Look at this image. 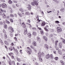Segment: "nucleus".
<instances>
[{
  "mask_svg": "<svg viewBox=\"0 0 65 65\" xmlns=\"http://www.w3.org/2000/svg\"><path fill=\"white\" fill-rule=\"evenodd\" d=\"M27 50H28H28H27L26 52L27 53H28V54H29V55H30V54H31V52H32V51L31 50V49L28 47H27Z\"/></svg>",
  "mask_w": 65,
  "mask_h": 65,
  "instance_id": "f257e3e1",
  "label": "nucleus"
},
{
  "mask_svg": "<svg viewBox=\"0 0 65 65\" xmlns=\"http://www.w3.org/2000/svg\"><path fill=\"white\" fill-rule=\"evenodd\" d=\"M41 54L42 57H43L44 56V53L42 52V53H41V52H39L38 53V55L39 58L41 57Z\"/></svg>",
  "mask_w": 65,
  "mask_h": 65,
  "instance_id": "f03ea898",
  "label": "nucleus"
},
{
  "mask_svg": "<svg viewBox=\"0 0 65 65\" xmlns=\"http://www.w3.org/2000/svg\"><path fill=\"white\" fill-rule=\"evenodd\" d=\"M57 32L58 33H59L60 32H61L62 31V29L60 27H57Z\"/></svg>",
  "mask_w": 65,
  "mask_h": 65,
  "instance_id": "7ed1b4c3",
  "label": "nucleus"
},
{
  "mask_svg": "<svg viewBox=\"0 0 65 65\" xmlns=\"http://www.w3.org/2000/svg\"><path fill=\"white\" fill-rule=\"evenodd\" d=\"M31 4L32 6H35L36 5H38V3L36 1H34V2H32L31 3Z\"/></svg>",
  "mask_w": 65,
  "mask_h": 65,
  "instance_id": "20e7f679",
  "label": "nucleus"
},
{
  "mask_svg": "<svg viewBox=\"0 0 65 65\" xmlns=\"http://www.w3.org/2000/svg\"><path fill=\"white\" fill-rule=\"evenodd\" d=\"M2 7L3 8H7V5L5 4H2Z\"/></svg>",
  "mask_w": 65,
  "mask_h": 65,
  "instance_id": "39448f33",
  "label": "nucleus"
},
{
  "mask_svg": "<svg viewBox=\"0 0 65 65\" xmlns=\"http://www.w3.org/2000/svg\"><path fill=\"white\" fill-rule=\"evenodd\" d=\"M27 9L28 10H30L31 9V6L30 5H29L28 7H27Z\"/></svg>",
  "mask_w": 65,
  "mask_h": 65,
  "instance_id": "423d86ee",
  "label": "nucleus"
},
{
  "mask_svg": "<svg viewBox=\"0 0 65 65\" xmlns=\"http://www.w3.org/2000/svg\"><path fill=\"white\" fill-rule=\"evenodd\" d=\"M8 29H11L10 32L11 33L13 32L14 31V30H13V28H12V27H9L8 28Z\"/></svg>",
  "mask_w": 65,
  "mask_h": 65,
  "instance_id": "0eeeda50",
  "label": "nucleus"
},
{
  "mask_svg": "<svg viewBox=\"0 0 65 65\" xmlns=\"http://www.w3.org/2000/svg\"><path fill=\"white\" fill-rule=\"evenodd\" d=\"M60 11L61 12H64L65 11V8L63 7L60 10Z\"/></svg>",
  "mask_w": 65,
  "mask_h": 65,
  "instance_id": "6e6552de",
  "label": "nucleus"
},
{
  "mask_svg": "<svg viewBox=\"0 0 65 65\" xmlns=\"http://www.w3.org/2000/svg\"><path fill=\"white\" fill-rule=\"evenodd\" d=\"M27 28H25L24 29V35H26V34H27Z\"/></svg>",
  "mask_w": 65,
  "mask_h": 65,
  "instance_id": "1a4fd4ad",
  "label": "nucleus"
},
{
  "mask_svg": "<svg viewBox=\"0 0 65 65\" xmlns=\"http://www.w3.org/2000/svg\"><path fill=\"white\" fill-rule=\"evenodd\" d=\"M58 52L59 54L62 55V50H59L58 51Z\"/></svg>",
  "mask_w": 65,
  "mask_h": 65,
  "instance_id": "9d476101",
  "label": "nucleus"
},
{
  "mask_svg": "<svg viewBox=\"0 0 65 65\" xmlns=\"http://www.w3.org/2000/svg\"><path fill=\"white\" fill-rule=\"evenodd\" d=\"M43 38L44 39L45 41H47V37H46V36H43Z\"/></svg>",
  "mask_w": 65,
  "mask_h": 65,
  "instance_id": "9b49d317",
  "label": "nucleus"
},
{
  "mask_svg": "<svg viewBox=\"0 0 65 65\" xmlns=\"http://www.w3.org/2000/svg\"><path fill=\"white\" fill-rule=\"evenodd\" d=\"M45 57L46 59H48L50 58V56L49 54H48L45 56Z\"/></svg>",
  "mask_w": 65,
  "mask_h": 65,
  "instance_id": "f8f14e48",
  "label": "nucleus"
},
{
  "mask_svg": "<svg viewBox=\"0 0 65 65\" xmlns=\"http://www.w3.org/2000/svg\"><path fill=\"white\" fill-rule=\"evenodd\" d=\"M32 44H33V45H34V46H35L37 45V43H36V42L35 41H33V42Z\"/></svg>",
  "mask_w": 65,
  "mask_h": 65,
  "instance_id": "ddd939ff",
  "label": "nucleus"
},
{
  "mask_svg": "<svg viewBox=\"0 0 65 65\" xmlns=\"http://www.w3.org/2000/svg\"><path fill=\"white\" fill-rule=\"evenodd\" d=\"M37 41H39V42H40L41 40V39H40V38L38 37H37Z\"/></svg>",
  "mask_w": 65,
  "mask_h": 65,
  "instance_id": "4468645a",
  "label": "nucleus"
},
{
  "mask_svg": "<svg viewBox=\"0 0 65 65\" xmlns=\"http://www.w3.org/2000/svg\"><path fill=\"white\" fill-rule=\"evenodd\" d=\"M0 10L2 11L3 12H4L5 13H6V10H5L2 9L1 8L0 9Z\"/></svg>",
  "mask_w": 65,
  "mask_h": 65,
  "instance_id": "2eb2a0df",
  "label": "nucleus"
},
{
  "mask_svg": "<svg viewBox=\"0 0 65 65\" xmlns=\"http://www.w3.org/2000/svg\"><path fill=\"white\" fill-rule=\"evenodd\" d=\"M2 17L3 18H5L6 17V15H5V13H4L2 15Z\"/></svg>",
  "mask_w": 65,
  "mask_h": 65,
  "instance_id": "dca6fc26",
  "label": "nucleus"
},
{
  "mask_svg": "<svg viewBox=\"0 0 65 65\" xmlns=\"http://www.w3.org/2000/svg\"><path fill=\"white\" fill-rule=\"evenodd\" d=\"M19 10L20 11H21L22 12H24V10L22 8H20L19 9Z\"/></svg>",
  "mask_w": 65,
  "mask_h": 65,
  "instance_id": "f3484780",
  "label": "nucleus"
},
{
  "mask_svg": "<svg viewBox=\"0 0 65 65\" xmlns=\"http://www.w3.org/2000/svg\"><path fill=\"white\" fill-rule=\"evenodd\" d=\"M27 35L28 36V37H31V34L30 33H28Z\"/></svg>",
  "mask_w": 65,
  "mask_h": 65,
  "instance_id": "a211bd4d",
  "label": "nucleus"
},
{
  "mask_svg": "<svg viewBox=\"0 0 65 65\" xmlns=\"http://www.w3.org/2000/svg\"><path fill=\"white\" fill-rule=\"evenodd\" d=\"M9 50L10 51H12L13 50V48L11 46L9 48Z\"/></svg>",
  "mask_w": 65,
  "mask_h": 65,
  "instance_id": "6ab92c4d",
  "label": "nucleus"
},
{
  "mask_svg": "<svg viewBox=\"0 0 65 65\" xmlns=\"http://www.w3.org/2000/svg\"><path fill=\"white\" fill-rule=\"evenodd\" d=\"M60 62L62 64V65H64V63H65L62 60H60Z\"/></svg>",
  "mask_w": 65,
  "mask_h": 65,
  "instance_id": "aec40b11",
  "label": "nucleus"
},
{
  "mask_svg": "<svg viewBox=\"0 0 65 65\" xmlns=\"http://www.w3.org/2000/svg\"><path fill=\"white\" fill-rule=\"evenodd\" d=\"M59 48H62V44L60 43H59Z\"/></svg>",
  "mask_w": 65,
  "mask_h": 65,
  "instance_id": "412c9836",
  "label": "nucleus"
},
{
  "mask_svg": "<svg viewBox=\"0 0 65 65\" xmlns=\"http://www.w3.org/2000/svg\"><path fill=\"white\" fill-rule=\"evenodd\" d=\"M36 18L37 19V21L38 22H40L41 21V20H39V17H38V16L37 15L36 17Z\"/></svg>",
  "mask_w": 65,
  "mask_h": 65,
  "instance_id": "4be33fe9",
  "label": "nucleus"
},
{
  "mask_svg": "<svg viewBox=\"0 0 65 65\" xmlns=\"http://www.w3.org/2000/svg\"><path fill=\"white\" fill-rule=\"evenodd\" d=\"M45 48L46 50H48V46L47 45H45Z\"/></svg>",
  "mask_w": 65,
  "mask_h": 65,
  "instance_id": "5701e85b",
  "label": "nucleus"
},
{
  "mask_svg": "<svg viewBox=\"0 0 65 65\" xmlns=\"http://www.w3.org/2000/svg\"><path fill=\"white\" fill-rule=\"evenodd\" d=\"M45 23L44 22H42L41 24V26H45Z\"/></svg>",
  "mask_w": 65,
  "mask_h": 65,
  "instance_id": "b1692460",
  "label": "nucleus"
},
{
  "mask_svg": "<svg viewBox=\"0 0 65 65\" xmlns=\"http://www.w3.org/2000/svg\"><path fill=\"white\" fill-rule=\"evenodd\" d=\"M4 42L6 44V45H9V43H8L7 41H5Z\"/></svg>",
  "mask_w": 65,
  "mask_h": 65,
  "instance_id": "393cba45",
  "label": "nucleus"
},
{
  "mask_svg": "<svg viewBox=\"0 0 65 65\" xmlns=\"http://www.w3.org/2000/svg\"><path fill=\"white\" fill-rule=\"evenodd\" d=\"M32 35H34V36H36V32L34 31L33 32Z\"/></svg>",
  "mask_w": 65,
  "mask_h": 65,
  "instance_id": "a878e982",
  "label": "nucleus"
},
{
  "mask_svg": "<svg viewBox=\"0 0 65 65\" xmlns=\"http://www.w3.org/2000/svg\"><path fill=\"white\" fill-rule=\"evenodd\" d=\"M8 3H9V4H12V2L11 1V0H9Z\"/></svg>",
  "mask_w": 65,
  "mask_h": 65,
  "instance_id": "bb28decb",
  "label": "nucleus"
},
{
  "mask_svg": "<svg viewBox=\"0 0 65 65\" xmlns=\"http://www.w3.org/2000/svg\"><path fill=\"white\" fill-rule=\"evenodd\" d=\"M55 48H56V50H58L59 49V48L58 47H57V45L55 46Z\"/></svg>",
  "mask_w": 65,
  "mask_h": 65,
  "instance_id": "cd10ccee",
  "label": "nucleus"
},
{
  "mask_svg": "<svg viewBox=\"0 0 65 65\" xmlns=\"http://www.w3.org/2000/svg\"><path fill=\"white\" fill-rule=\"evenodd\" d=\"M50 56V57H51V58H52V59H54V56H53V54H51Z\"/></svg>",
  "mask_w": 65,
  "mask_h": 65,
  "instance_id": "c85d7f7f",
  "label": "nucleus"
},
{
  "mask_svg": "<svg viewBox=\"0 0 65 65\" xmlns=\"http://www.w3.org/2000/svg\"><path fill=\"white\" fill-rule=\"evenodd\" d=\"M25 14L26 15H30V13H29V12H25Z\"/></svg>",
  "mask_w": 65,
  "mask_h": 65,
  "instance_id": "c756f323",
  "label": "nucleus"
},
{
  "mask_svg": "<svg viewBox=\"0 0 65 65\" xmlns=\"http://www.w3.org/2000/svg\"><path fill=\"white\" fill-rule=\"evenodd\" d=\"M58 42V41H56L55 42V46L57 45V43Z\"/></svg>",
  "mask_w": 65,
  "mask_h": 65,
  "instance_id": "7c9ffc66",
  "label": "nucleus"
},
{
  "mask_svg": "<svg viewBox=\"0 0 65 65\" xmlns=\"http://www.w3.org/2000/svg\"><path fill=\"white\" fill-rule=\"evenodd\" d=\"M58 59L59 58L58 57H55L54 58V59L55 60H56V61L58 60Z\"/></svg>",
  "mask_w": 65,
  "mask_h": 65,
  "instance_id": "2f4dec72",
  "label": "nucleus"
},
{
  "mask_svg": "<svg viewBox=\"0 0 65 65\" xmlns=\"http://www.w3.org/2000/svg\"><path fill=\"white\" fill-rule=\"evenodd\" d=\"M4 37L6 39L7 38V35H6V34H5L4 35Z\"/></svg>",
  "mask_w": 65,
  "mask_h": 65,
  "instance_id": "473e14b6",
  "label": "nucleus"
},
{
  "mask_svg": "<svg viewBox=\"0 0 65 65\" xmlns=\"http://www.w3.org/2000/svg\"><path fill=\"white\" fill-rule=\"evenodd\" d=\"M4 28L5 29H7V25L5 24L4 26Z\"/></svg>",
  "mask_w": 65,
  "mask_h": 65,
  "instance_id": "72a5a7b5",
  "label": "nucleus"
},
{
  "mask_svg": "<svg viewBox=\"0 0 65 65\" xmlns=\"http://www.w3.org/2000/svg\"><path fill=\"white\" fill-rule=\"evenodd\" d=\"M26 24L28 25H29L30 28H31V24H29L28 23H26Z\"/></svg>",
  "mask_w": 65,
  "mask_h": 65,
  "instance_id": "f704fd0d",
  "label": "nucleus"
},
{
  "mask_svg": "<svg viewBox=\"0 0 65 65\" xmlns=\"http://www.w3.org/2000/svg\"><path fill=\"white\" fill-rule=\"evenodd\" d=\"M17 59L18 62H21V59L19 58H18V57L17 58Z\"/></svg>",
  "mask_w": 65,
  "mask_h": 65,
  "instance_id": "c9c22d12",
  "label": "nucleus"
},
{
  "mask_svg": "<svg viewBox=\"0 0 65 65\" xmlns=\"http://www.w3.org/2000/svg\"><path fill=\"white\" fill-rule=\"evenodd\" d=\"M6 22L7 23H8V24H10V22L8 21L7 19L6 20Z\"/></svg>",
  "mask_w": 65,
  "mask_h": 65,
  "instance_id": "e433bc0d",
  "label": "nucleus"
},
{
  "mask_svg": "<svg viewBox=\"0 0 65 65\" xmlns=\"http://www.w3.org/2000/svg\"><path fill=\"white\" fill-rule=\"evenodd\" d=\"M54 2H56V3H59V2L57 1V0H53Z\"/></svg>",
  "mask_w": 65,
  "mask_h": 65,
  "instance_id": "4c0bfd02",
  "label": "nucleus"
},
{
  "mask_svg": "<svg viewBox=\"0 0 65 65\" xmlns=\"http://www.w3.org/2000/svg\"><path fill=\"white\" fill-rule=\"evenodd\" d=\"M15 52H16L17 55L19 54V53L18 52V50H17V49H15Z\"/></svg>",
  "mask_w": 65,
  "mask_h": 65,
  "instance_id": "58836bf2",
  "label": "nucleus"
},
{
  "mask_svg": "<svg viewBox=\"0 0 65 65\" xmlns=\"http://www.w3.org/2000/svg\"><path fill=\"white\" fill-rule=\"evenodd\" d=\"M39 60L40 62L42 61V59L41 57H39Z\"/></svg>",
  "mask_w": 65,
  "mask_h": 65,
  "instance_id": "ea45409f",
  "label": "nucleus"
},
{
  "mask_svg": "<svg viewBox=\"0 0 65 65\" xmlns=\"http://www.w3.org/2000/svg\"><path fill=\"white\" fill-rule=\"evenodd\" d=\"M10 15L11 17H14V15L12 14H10Z\"/></svg>",
  "mask_w": 65,
  "mask_h": 65,
  "instance_id": "a19ab883",
  "label": "nucleus"
},
{
  "mask_svg": "<svg viewBox=\"0 0 65 65\" xmlns=\"http://www.w3.org/2000/svg\"><path fill=\"white\" fill-rule=\"evenodd\" d=\"M61 39H62V42L63 43H65V40L64 39H63V38H62Z\"/></svg>",
  "mask_w": 65,
  "mask_h": 65,
  "instance_id": "79ce46f5",
  "label": "nucleus"
},
{
  "mask_svg": "<svg viewBox=\"0 0 65 65\" xmlns=\"http://www.w3.org/2000/svg\"><path fill=\"white\" fill-rule=\"evenodd\" d=\"M55 23L56 24H59V23H60V22H59V21H55Z\"/></svg>",
  "mask_w": 65,
  "mask_h": 65,
  "instance_id": "37998d69",
  "label": "nucleus"
},
{
  "mask_svg": "<svg viewBox=\"0 0 65 65\" xmlns=\"http://www.w3.org/2000/svg\"><path fill=\"white\" fill-rule=\"evenodd\" d=\"M10 21L11 22V23H13V20L11 18L10 19Z\"/></svg>",
  "mask_w": 65,
  "mask_h": 65,
  "instance_id": "c03bdc74",
  "label": "nucleus"
},
{
  "mask_svg": "<svg viewBox=\"0 0 65 65\" xmlns=\"http://www.w3.org/2000/svg\"><path fill=\"white\" fill-rule=\"evenodd\" d=\"M9 56H12V55H13V53H10L9 54Z\"/></svg>",
  "mask_w": 65,
  "mask_h": 65,
  "instance_id": "a18cd8bd",
  "label": "nucleus"
},
{
  "mask_svg": "<svg viewBox=\"0 0 65 65\" xmlns=\"http://www.w3.org/2000/svg\"><path fill=\"white\" fill-rule=\"evenodd\" d=\"M33 50L35 53H37V50L36 49L34 48Z\"/></svg>",
  "mask_w": 65,
  "mask_h": 65,
  "instance_id": "49530a36",
  "label": "nucleus"
},
{
  "mask_svg": "<svg viewBox=\"0 0 65 65\" xmlns=\"http://www.w3.org/2000/svg\"><path fill=\"white\" fill-rule=\"evenodd\" d=\"M10 12L11 13H12L13 11H12V9H10Z\"/></svg>",
  "mask_w": 65,
  "mask_h": 65,
  "instance_id": "de8ad7c7",
  "label": "nucleus"
},
{
  "mask_svg": "<svg viewBox=\"0 0 65 65\" xmlns=\"http://www.w3.org/2000/svg\"><path fill=\"white\" fill-rule=\"evenodd\" d=\"M12 62L13 64L14 65H15V62H14V61H12Z\"/></svg>",
  "mask_w": 65,
  "mask_h": 65,
  "instance_id": "09e8293b",
  "label": "nucleus"
},
{
  "mask_svg": "<svg viewBox=\"0 0 65 65\" xmlns=\"http://www.w3.org/2000/svg\"><path fill=\"white\" fill-rule=\"evenodd\" d=\"M3 32L4 33H6V32L5 31V30L4 29H3Z\"/></svg>",
  "mask_w": 65,
  "mask_h": 65,
  "instance_id": "8fccbe9b",
  "label": "nucleus"
},
{
  "mask_svg": "<svg viewBox=\"0 0 65 65\" xmlns=\"http://www.w3.org/2000/svg\"><path fill=\"white\" fill-rule=\"evenodd\" d=\"M14 39H15V41H17V40H18L17 38L16 37H15L14 38Z\"/></svg>",
  "mask_w": 65,
  "mask_h": 65,
  "instance_id": "3c124183",
  "label": "nucleus"
},
{
  "mask_svg": "<svg viewBox=\"0 0 65 65\" xmlns=\"http://www.w3.org/2000/svg\"><path fill=\"white\" fill-rule=\"evenodd\" d=\"M44 29L45 30V31H47V32H48V30L46 28H44Z\"/></svg>",
  "mask_w": 65,
  "mask_h": 65,
  "instance_id": "603ef678",
  "label": "nucleus"
},
{
  "mask_svg": "<svg viewBox=\"0 0 65 65\" xmlns=\"http://www.w3.org/2000/svg\"><path fill=\"white\" fill-rule=\"evenodd\" d=\"M53 35L52 34H51L49 35L50 37H53Z\"/></svg>",
  "mask_w": 65,
  "mask_h": 65,
  "instance_id": "864d4df0",
  "label": "nucleus"
},
{
  "mask_svg": "<svg viewBox=\"0 0 65 65\" xmlns=\"http://www.w3.org/2000/svg\"><path fill=\"white\" fill-rule=\"evenodd\" d=\"M9 65H12L11 63V61H10L9 62Z\"/></svg>",
  "mask_w": 65,
  "mask_h": 65,
  "instance_id": "5fc2aeb1",
  "label": "nucleus"
},
{
  "mask_svg": "<svg viewBox=\"0 0 65 65\" xmlns=\"http://www.w3.org/2000/svg\"><path fill=\"white\" fill-rule=\"evenodd\" d=\"M12 7L13 8H16V7L14 5H13Z\"/></svg>",
  "mask_w": 65,
  "mask_h": 65,
  "instance_id": "6e6d98bb",
  "label": "nucleus"
},
{
  "mask_svg": "<svg viewBox=\"0 0 65 65\" xmlns=\"http://www.w3.org/2000/svg\"><path fill=\"white\" fill-rule=\"evenodd\" d=\"M23 25V27L24 28L26 27V24H24V25Z\"/></svg>",
  "mask_w": 65,
  "mask_h": 65,
  "instance_id": "4d7b16f0",
  "label": "nucleus"
},
{
  "mask_svg": "<svg viewBox=\"0 0 65 65\" xmlns=\"http://www.w3.org/2000/svg\"><path fill=\"white\" fill-rule=\"evenodd\" d=\"M13 2L14 3H17L18 2L17 1L15 0H13Z\"/></svg>",
  "mask_w": 65,
  "mask_h": 65,
  "instance_id": "13d9d810",
  "label": "nucleus"
},
{
  "mask_svg": "<svg viewBox=\"0 0 65 65\" xmlns=\"http://www.w3.org/2000/svg\"><path fill=\"white\" fill-rule=\"evenodd\" d=\"M46 36H48L49 35L48 33L47 32L46 33Z\"/></svg>",
  "mask_w": 65,
  "mask_h": 65,
  "instance_id": "bf43d9fd",
  "label": "nucleus"
},
{
  "mask_svg": "<svg viewBox=\"0 0 65 65\" xmlns=\"http://www.w3.org/2000/svg\"><path fill=\"white\" fill-rule=\"evenodd\" d=\"M45 3L46 4H47V1H46V0H45Z\"/></svg>",
  "mask_w": 65,
  "mask_h": 65,
  "instance_id": "052dcab7",
  "label": "nucleus"
},
{
  "mask_svg": "<svg viewBox=\"0 0 65 65\" xmlns=\"http://www.w3.org/2000/svg\"><path fill=\"white\" fill-rule=\"evenodd\" d=\"M32 29L34 30H36V28L35 27H32Z\"/></svg>",
  "mask_w": 65,
  "mask_h": 65,
  "instance_id": "680f3d73",
  "label": "nucleus"
},
{
  "mask_svg": "<svg viewBox=\"0 0 65 65\" xmlns=\"http://www.w3.org/2000/svg\"><path fill=\"white\" fill-rule=\"evenodd\" d=\"M38 29H39V30H42V29L38 27Z\"/></svg>",
  "mask_w": 65,
  "mask_h": 65,
  "instance_id": "e2e57ef3",
  "label": "nucleus"
},
{
  "mask_svg": "<svg viewBox=\"0 0 65 65\" xmlns=\"http://www.w3.org/2000/svg\"><path fill=\"white\" fill-rule=\"evenodd\" d=\"M14 16L15 17H16V18H17V14H14Z\"/></svg>",
  "mask_w": 65,
  "mask_h": 65,
  "instance_id": "0e129e2a",
  "label": "nucleus"
},
{
  "mask_svg": "<svg viewBox=\"0 0 65 65\" xmlns=\"http://www.w3.org/2000/svg\"><path fill=\"white\" fill-rule=\"evenodd\" d=\"M40 33L41 34H43V32L42 30L40 31Z\"/></svg>",
  "mask_w": 65,
  "mask_h": 65,
  "instance_id": "69168bd1",
  "label": "nucleus"
},
{
  "mask_svg": "<svg viewBox=\"0 0 65 65\" xmlns=\"http://www.w3.org/2000/svg\"><path fill=\"white\" fill-rule=\"evenodd\" d=\"M0 1L3 2H5V1L4 0H0Z\"/></svg>",
  "mask_w": 65,
  "mask_h": 65,
  "instance_id": "338daca9",
  "label": "nucleus"
},
{
  "mask_svg": "<svg viewBox=\"0 0 65 65\" xmlns=\"http://www.w3.org/2000/svg\"><path fill=\"white\" fill-rule=\"evenodd\" d=\"M30 47L31 48H34V47H33V46L32 45Z\"/></svg>",
  "mask_w": 65,
  "mask_h": 65,
  "instance_id": "774afa93",
  "label": "nucleus"
}]
</instances>
